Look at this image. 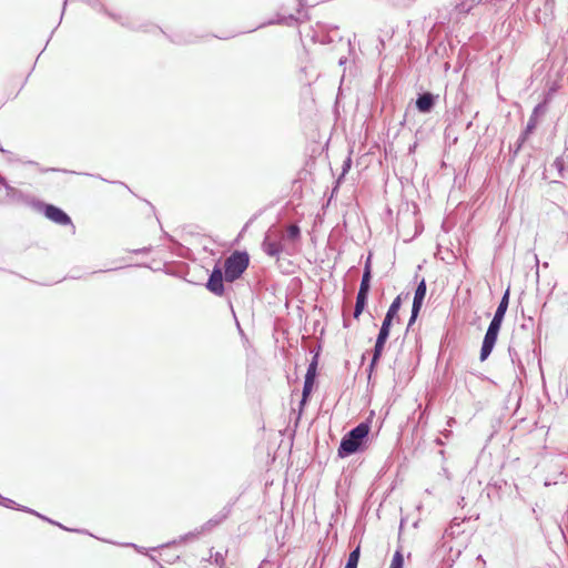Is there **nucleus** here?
<instances>
[{"label":"nucleus","instance_id":"f257e3e1","mask_svg":"<svg viewBox=\"0 0 568 568\" xmlns=\"http://www.w3.org/2000/svg\"><path fill=\"white\" fill-rule=\"evenodd\" d=\"M371 427L367 423H361L352 429L341 442L339 456L351 455L357 452L363 440L368 436Z\"/></svg>","mask_w":568,"mask_h":568},{"label":"nucleus","instance_id":"f03ea898","mask_svg":"<svg viewBox=\"0 0 568 568\" xmlns=\"http://www.w3.org/2000/svg\"><path fill=\"white\" fill-rule=\"evenodd\" d=\"M248 255L245 252H234L232 253L224 263L225 267V280L227 282H233L239 278L242 273L248 266Z\"/></svg>","mask_w":568,"mask_h":568},{"label":"nucleus","instance_id":"7ed1b4c3","mask_svg":"<svg viewBox=\"0 0 568 568\" xmlns=\"http://www.w3.org/2000/svg\"><path fill=\"white\" fill-rule=\"evenodd\" d=\"M392 321L393 318H389L387 316H385L383 323H382V327H381V331L378 333V336H377V339H376V344H375V348H374V355H373V359H372V365H374L381 357L382 353H383V349H384V345L389 336V329H390V325H392Z\"/></svg>","mask_w":568,"mask_h":568},{"label":"nucleus","instance_id":"20e7f679","mask_svg":"<svg viewBox=\"0 0 568 568\" xmlns=\"http://www.w3.org/2000/svg\"><path fill=\"white\" fill-rule=\"evenodd\" d=\"M43 213L47 219H49L50 221H52L59 225H72L70 216L65 212H63L61 209H59L52 204H47L44 206Z\"/></svg>","mask_w":568,"mask_h":568},{"label":"nucleus","instance_id":"39448f33","mask_svg":"<svg viewBox=\"0 0 568 568\" xmlns=\"http://www.w3.org/2000/svg\"><path fill=\"white\" fill-rule=\"evenodd\" d=\"M426 291H427V286H426V282L425 280L423 278L416 291H415V296H414V301H413V307H412V316H410V320H409V325L416 320L422 306H423V302H424V298L426 296Z\"/></svg>","mask_w":568,"mask_h":568},{"label":"nucleus","instance_id":"423d86ee","mask_svg":"<svg viewBox=\"0 0 568 568\" xmlns=\"http://www.w3.org/2000/svg\"><path fill=\"white\" fill-rule=\"evenodd\" d=\"M316 368H317V361L314 358V361L310 364L306 375H305V382L303 387V396L301 404L304 405L313 389L315 377H316Z\"/></svg>","mask_w":568,"mask_h":568},{"label":"nucleus","instance_id":"0eeeda50","mask_svg":"<svg viewBox=\"0 0 568 568\" xmlns=\"http://www.w3.org/2000/svg\"><path fill=\"white\" fill-rule=\"evenodd\" d=\"M498 333L499 331L488 327L480 349V361H485L490 355L497 341Z\"/></svg>","mask_w":568,"mask_h":568},{"label":"nucleus","instance_id":"6e6552de","mask_svg":"<svg viewBox=\"0 0 568 568\" xmlns=\"http://www.w3.org/2000/svg\"><path fill=\"white\" fill-rule=\"evenodd\" d=\"M206 287L212 293L221 296L224 293L223 274L220 268H214L207 281Z\"/></svg>","mask_w":568,"mask_h":568},{"label":"nucleus","instance_id":"1a4fd4ad","mask_svg":"<svg viewBox=\"0 0 568 568\" xmlns=\"http://www.w3.org/2000/svg\"><path fill=\"white\" fill-rule=\"evenodd\" d=\"M434 105V97L430 93L422 94L417 101L416 106L420 112H429Z\"/></svg>","mask_w":568,"mask_h":568},{"label":"nucleus","instance_id":"9d476101","mask_svg":"<svg viewBox=\"0 0 568 568\" xmlns=\"http://www.w3.org/2000/svg\"><path fill=\"white\" fill-rule=\"evenodd\" d=\"M368 293L369 292L358 291L354 310V318L358 320L362 315L366 306Z\"/></svg>","mask_w":568,"mask_h":568},{"label":"nucleus","instance_id":"9b49d317","mask_svg":"<svg viewBox=\"0 0 568 568\" xmlns=\"http://www.w3.org/2000/svg\"><path fill=\"white\" fill-rule=\"evenodd\" d=\"M371 288V265L366 263L364 274L358 291L369 292Z\"/></svg>","mask_w":568,"mask_h":568},{"label":"nucleus","instance_id":"f8f14e48","mask_svg":"<svg viewBox=\"0 0 568 568\" xmlns=\"http://www.w3.org/2000/svg\"><path fill=\"white\" fill-rule=\"evenodd\" d=\"M361 555V547L357 546L348 556V560L345 565V568H357L358 560Z\"/></svg>","mask_w":568,"mask_h":568},{"label":"nucleus","instance_id":"ddd939ff","mask_svg":"<svg viewBox=\"0 0 568 568\" xmlns=\"http://www.w3.org/2000/svg\"><path fill=\"white\" fill-rule=\"evenodd\" d=\"M508 303H509V290H507L505 292V294H504V296H503V298H501V301H500V303H499V305H498V307L496 310L495 315L500 316V317L504 318L505 313H506L507 307H508Z\"/></svg>","mask_w":568,"mask_h":568},{"label":"nucleus","instance_id":"4468645a","mask_svg":"<svg viewBox=\"0 0 568 568\" xmlns=\"http://www.w3.org/2000/svg\"><path fill=\"white\" fill-rule=\"evenodd\" d=\"M400 304H402V298H400V295H398L394 301L393 303L390 304L387 313H386V316L389 317V318H394L397 316V313L400 308Z\"/></svg>","mask_w":568,"mask_h":568},{"label":"nucleus","instance_id":"2eb2a0df","mask_svg":"<svg viewBox=\"0 0 568 568\" xmlns=\"http://www.w3.org/2000/svg\"><path fill=\"white\" fill-rule=\"evenodd\" d=\"M265 251L271 256H277L282 252V246L276 242H265Z\"/></svg>","mask_w":568,"mask_h":568},{"label":"nucleus","instance_id":"dca6fc26","mask_svg":"<svg viewBox=\"0 0 568 568\" xmlns=\"http://www.w3.org/2000/svg\"><path fill=\"white\" fill-rule=\"evenodd\" d=\"M404 567V556L400 550L395 551L393 559L390 561L389 568H403Z\"/></svg>","mask_w":568,"mask_h":568},{"label":"nucleus","instance_id":"f3484780","mask_svg":"<svg viewBox=\"0 0 568 568\" xmlns=\"http://www.w3.org/2000/svg\"><path fill=\"white\" fill-rule=\"evenodd\" d=\"M286 233H287V237L292 241H296L300 239V235H301V230L297 225L295 224H292L287 227L286 230Z\"/></svg>","mask_w":568,"mask_h":568},{"label":"nucleus","instance_id":"a211bd4d","mask_svg":"<svg viewBox=\"0 0 568 568\" xmlns=\"http://www.w3.org/2000/svg\"><path fill=\"white\" fill-rule=\"evenodd\" d=\"M503 320H504L503 317L494 315V317H493V320H491V322H490L488 327L499 331L500 326H501V323H503Z\"/></svg>","mask_w":568,"mask_h":568},{"label":"nucleus","instance_id":"6ab92c4d","mask_svg":"<svg viewBox=\"0 0 568 568\" xmlns=\"http://www.w3.org/2000/svg\"><path fill=\"white\" fill-rule=\"evenodd\" d=\"M536 125H537V119H536V116H531L529 119V122L526 128V134L532 132V130L536 128Z\"/></svg>","mask_w":568,"mask_h":568}]
</instances>
